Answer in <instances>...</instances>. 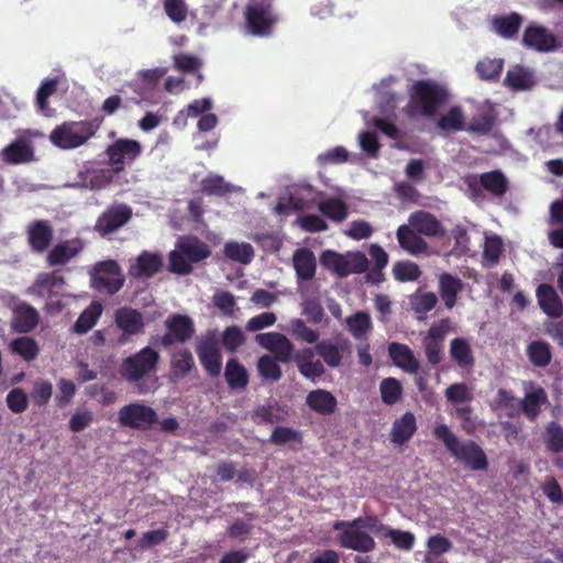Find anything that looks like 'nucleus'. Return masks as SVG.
I'll return each mask as SVG.
<instances>
[{"label": "nucleus", "instance_id": "f257e3e1", "mask_svg": "<svg viewBox=\"0 0 563 563\" xmlns=\"http://www.w3.org/2000/svg\"><path fill=\"white\" fill-rule=\"evenodd\" d=\"M159 354L151 346L123 358L119 374L123 380L135 387L137 394L145 395L156 388Z\"/></svg>", "mask_w": 563, "mask_h": 563}, {"label": "nucleus", "instance_id": "f03ea898", "mask_svg": "<svg viewBox=\"0 0 563 563\" xmlns=\"http://www.w3.org/2000/svg\"><path fill=\"white\" fill-rule=\"evenodd\" d=\"M379 528L383 529L376 516L357 517L351 521L341 520L333 523L340 547L362 553L375 550L376 542L367 531L377 536Z\"/></svg>", "mask_w": 563, "mask_h": 563}, {"label": "nucleus", "instance_id": "7ed1b4c3", "mask_svg": "<svg viewBox=\"0 0 563 563\" xmlns=\"http://www.w3.org/2000/svg\"><path fill=\"white\" fill-rule=\"evenodd\" d=\"M448 98L449 93L443 86L431 79H420L409 89V102L404 110L409 118L421 115L430 119Z\"/></svg>", "mask_w": 563, "mask_h": 563}, {"label": "nucleus", "instance_id": "20e7f679", "mask_svg": "<svg viewBox=\"0 0 563 563\" xmlns=\"http://www.w3.org/2000/svg\"><path fill=\"white\" fill-rule=\"evenodd\" d=\"M434 437L440 440L446 450L456 460L465 463L472 471H486L488 460L484 450L473 440L463 443L446 424H438L433 430Z\"/></svg>", "mask_w": 563, "mask_h": 563}, {"label": "nucleus", "instance_id": "39448f33", "mask_svg": "<svg viewBox=\"0 0 563 563\" xmlns=\"http://www.w3.org/2000/svg\"><path fill=\"white\" fill-rule=\"evenodd\" d=\"M90 287L106 296L118 294L124 286L125 277L115 260L95 263L89 272Z\"/></svg>", "mask_w": 563, "mask_h": 563}, {"label": "nucleus", "instance_id": "423d86ee", "mask_svg": "<svg viewBox=\"0 0 563 563\" xmlns=\"http://www.w3.org/2000/svg\"><path fill=\"white\" fill-rule=\"evenodd\" d=\"M320 264L340 278L365 273L369 265L365 254L360 251L341 254L332 250L321 253Z\"/></svg>", "mask_w": 563, "mask_h": 563}, {"label": "nucleus", "instance_id": "0eeeda50", "mask_svg": "<svg viewBox=\"0 0 563 563\" xmlns=\"http://www.w3.org/2000/svg\"><path fill=\"white\" fill-rule=\"evenodd\" d=\"M96 133V126L91 121H70L56 126L51 133L54 145L70 150L85 144Z\"/></svg>", "mask_w": 563, "mask_h": 563}, {"label": "nucleus", "instance_id": "6e6552de", "mask_svg": "<svg viewBox=\"0 0 563 563\" xmlns=\"http://www.w3.org/2000/svg\"><path fill=\"white\" fill-rule=\"evenodd\" d=\"M118 421L122 427L139 431H147L153 427V424L158 422V416L150 406L141 402H131L120 408L118 412Z\"/></svg>", "mask_w": 563, "mask_h": 563}, {"label": "nucleus", "instance_id": "1a4fd4ad", "mask_svg": "<svg viewBox=\"0 0 563 563\" xmlns=\"http://www.w3.org/2000/svg\"><path fill=\"white\" fill-rule=\"evenodd\" d=\"M247 31L255 36H267L272 33L277 18L273 14L272 5L263 1H252L245 9Z\"/></svg>", "mask_w": 563, "mask_h": 563}, {"label": "nucleus", "instance_id": "9d476101", "mask_svg": "<svg viewBox=\"0 0 563 563\" xmlns=\"http://www.w3.org/2000/svg\"><path fill=\"white\" fill-rule=\"evenodd\" d=\"M166 332L161 338V345L169 347L175 343L184 344L195 334V324L190 317L172 313L165 320Z\"/></svg>", "mask_w": 563, "mask_h": 563}, {"label": "nucleus", "instance_id": "9b49d317", "mask_svg": "<svg viewBox=\"0 0 563 563\" xmlns=\"http://www.w3.org/2000/svg\"><path fill=\"white\" fill-rule=\"evenodd\" d=\"M196 353L210 377H217L222 368V355L214 332H207L197 343Z\"/></svg>", "mask_w": 563, "mask_h": 563}, {"label": "nucleus", "instance_id": "f8f14e48", "mask_svg": "<svg viewBox=\"0 0 563 563\" xmlns=\"http://www.w3.org/2000/svg\"><path fill=\"white\" fill-rule=\"evenodd\" d=\"M141 151V144L137 141L119 139L107 147L106 154L112 170L120 173L124 169L125 164L132 163L140 156Z\"/></svg>", "mask_w": 563, "mask_h": 563}, {"label": "nucleus", "instance_id": "ddd939ff", "mask_svg": "<svg viewBox=\"0 0 563 563\" xmlns=\"http://www.w3.org/2000/svg\"><path fill=\"white\" fill-rule=\"evenodd\" d=\"M131 218L132 209L128 205L110 206L98 217L95 231L101 236L109 235L126 224Z\"/></svg>", "mask_w": 563, "mask_h": 563}, {"label": "nucleus", "instance_id": "4468645a", "mask_svg": "<svg viewBox=\"0 0 563 563\" xmlns=\"http://www.w3.org/2000/svg\"><path fill=\"white\" fill-rule=\"evenodd\" d=\"M314 351L322 358V363L331 368H338L342 365L344 353H351V341L342 335L334 340L324 339L317 342Z\"/></svg>", "mask_w": 563, "mask_h": 563}, {"label": "nucleus", "instance_id": "2eb2a0df", "mask_svg": "<svg viewBox=\"0 0 563 563\" xmlns=\"http://www.w3.org/2000/svg\"><path fill=\"white\" fill-rule=\"evenodd\" d=\"M255 340L280 363L288 364L292 361L295 345L285 334L279 332L260 333Z\"/></svg>", "mask_w": 563, "mask_h": 563}, {"label": "nucleus", "instance_id": "dca6fc26", "mask_svg": "<svg viewBox=\"0 0 563 563\" xmlns=\"http://www.w3.org/2000/svg\"><path fill=\"white\" fill-rule=\"evenodd\" d=\"M114 321L122 331V335L119 339L120 344H125L131 336L144 332L145 323L142 313L131 307H123L117 310Z\"/></svg>", "mask_w": 563, "mask_h": 563}, {"label": "nucleus", "instance_id": "f3484780", "mask_svg": "<svg viewBox=\"0 0 563 563\" xmlns=\"http://www.w3.org/2000/svg\"><path fill=\"white\" fill-rule=\"evenodd\" d=\"M27 243L32 252H45L53 239L54 230L47 220H34L26 228Z\"/></svg>", "mask_w": 563, "mask_h": 563}, {"label": "nucleus", "instance_id": "a211bd4d", "mask_svg": "<svg viewBox=\"0 0 563 563\" xmlns=\"http://www.w3.org/2000/svg\"><path fill=\"white\" fill-rule=\"evenodd\" d=\"M316 351L312 347H303L295 351L292 361L299 373L307 379L316 382L325 374V367L320 360H314Z\"/></svg>", "mask_w": 563, "mask_h": 563}, {"label": "nucleus", "instance_id": "6ab92c4d", "mask_svg": "<svg viewBox=\"0 0 563 563\" xmlns=\"http://www.w3.org/2000/svg\"><path fill=\"white\" fill-rule=\"evenodd\" d=\"M526 394L520 400V408L529 421H536L541 413L543 405L549 402L548 394L543 387L529 382L526 383Z\"/></svg>", "mask_w": 563, "mask_h": 563}, {"label": "nucleus", "instance_id": "aec40b11", "mask_svg": "<svg viewBox=\"0 0 563 563\" xmlns=\"http://www.w3.org/2000/svg\"><path fill=\"white\" fill-rule=\"evenodd\" d=\"M163 268V258L158 253L141 252L134 263L129 266L128 274L132 278H152Z\"/></svg>", "mask_w": 563, "mask_h": 563}, {"label": "nucleus", "instance_id": "412c9836", "mask_svg": "<svg viewBox=\"0 0 563 563\" xmlns=\"http://www.w3.org/2000/svg\"><path fill=\"white\" fill-rule=\"evenodd\" d=\"M522 44L538 52H549L556 47V40L544 26L530 24L523 32Z\"/></svg>", "mask_w": 563, "mask_h": 563}, {"label": "nucleus", "instance_id": "4be33fe9", "mask_svg": "<svg viewBox=\"0 0 563 563\" xmlns=\"http://www.w3.org/2000/svg\"><path fill=\"white\" fill-rule=\"evenodd\" d=\"M1 159L9 165H20L34 161V148L24 137H18L0 152Z\"/></svg>", "mask_w": 563, "mask_h": 563}, {"label": "nucleus", "instance_id": "5701e85b", "mask_svg": "<svg viewBox=\"0 0 563 563\" xmlns=\"http://www.w3.org/2000/svg\"><path fill=\"white\" fill-rule=\"evenodd\" d=\"M84 250V242L76 238L57 243L47 254L49 266L66 265Z\"/></svg>", "mask_w": 563, "mask_h": 563}, {"label": "nucleus", "instance_id": "b1692460", "mask_svg": "<svg viewBox=\"0 0 563 563\" xmlns=\"http://www.w3.org/2000/svg\"><path fill=\"white\" fill-rule=\"evenodd\" d=\"M408 223L420 235L435 238L442 236L445 233L441 222L435 218V216L423 210L412 212L409 216Z\"/></svg>", "mask_w": 563, "mask_h": 563}, {"label": "nucleus", "instance_id": "393cba45", "mask_svg": "<svg viewBox=\"0 0 563 563\" xmlns=\"http://www.w3.org/2000/svg\"><path fill=\"white\" fill-rule=\"evenodd\" d=\"M536 296L540 309L550 318H560L563 314V302L554 287L550 284L538 286Z\"/></svg>", "mask_w": 563, "mask_h": 563}, {"label": "nucleus", "instance_id": "a878e982", "mask_svg": "<svg viewBox=\"0 0 563 563\" xmlns=\"http://www.w3.org/2000/svg\"><path fill=\"white\" fill-rule=\"evenodd\" d=\"M445 321L440 325H432L423 339V347L428 362L438 365L442 358V342L445 335Z\"/></svg>", "mask_w": 563, "mask_h": 563}, {"label": "nucleus", "instance_id": "bb28decb", "mask_svg": "<svg viewBox=\"0 0 563 563\" xmlns=\"http://www.w3.org/2000/svg\"><path fill=\"white\" fill-rule=\"evenodd\" d=\"M396 236L399 246L411 255L423 254L428 250L427 242L409 223L399 225Z\"/></svg>", "mask_w": 563, "mask_h": 563}, {"label": "nucleus", "instance_id": "cd10ccee", "mask_svg": "<svg viewBox=\"0 0 563 563\" xmlns=\"http://www.w3.org/2000/svg\"><path fill=\"white\" fill-rule=\"evenodd\" d=\"M38 321L40 314L37 310L26 302L18 305L13 310L12 327L19 333L33 331L37 327Z\"/></svg>", "mask_w": 563, "mask_h": 563}, {"label": "nucleus", "instance_id": "c85d7f7f", "mask_svg": "<svg viewBox=\"0 0 563 563\" xmlns=\"http://www.w3.org/2000/svg\"><path fill=\"white\" fill-rule=\"evenodd\" d=\"M388 354L394 364L405 372L416 374L419 371L420 363L408 345L393 342L388 346Z\"/></svg>", "mask_w": 563, "mask_h": 563}, {"label": "nucleus", "instance_id": "c756f323", "mask_svg": "<svg viewBox=\"0 0 563 563\" xmlns=\"http://www.w3.org/2000/svg\"><path fill=\"white\" fill-rule=\"evenodd\" d=\"M464 284L461 278L450 273H442L439 276V294L444 306L451 310L457 301V295L463 290Z\"/></svg>", "mask_w": 563, "mask_h": 563}, {"label": "nucleus", "instance_id": "7c9ffc66", "mask_svg": "<svg viewBox=\"0 0 563 563\" xmlns=\"http://www.w3.org/2000/svg\"><path fill=\"white\" fill-rule=\"evenodd\" d=\"M306 404L311 410L322 416L332 415L338 406L336 398L325 389L311 390L307 395Z\"/></svg>", "mask_w": 563, "mask_h": 563}, {"label": "nucleus", "instance_id": "2f4dec72", "mask_svg": "<svg viewBox=\"0 0 563 563\" xmlns=\"http://www.w3.org/2000/svg\"><path fill=\"white\" fill-rule=\"evenodd\" d=\"M417 431V421L412 412L407 411L393 423L390 440L393 443L402 445L408 442Z\"/></svg>", "mask_w": 563, "mask_h": 563}, {"label": "nucleus", "instance_id": "473e14b6", "mask_svg": "<svg viewBox=\"0 0 563 563\" xmlns=\"http://www.w3.org/2000/svg\"><path fill=\"white\" fill-rule=\"evenodd\" d=\"M177 244L191 264L199 263L211 255L209 245L195 235L183 236Z\"/></svg>", "mask_w": 563, "mask_h": 563}, {"label": "nucleus", "instance_id": "72a5a7b5", "mask_svg": "<svg viewBox=\"0 0 563 563\" xmlns=\"http://www.w3.org/2000/svg\"><path fill=\"white\" fill-rule=\"evenodd\" d=\"M292 262L298 280H311L314 277L317 263L312 251L309 249L296 250Z\"/></svg>", "mask_w": 563, "mask_h": 563}, {"label": "nucleus", "instance_id": "f704fd0d", "mask_svg": "<svg viewBox=\"0 0 563 563\" xmlns=\"http://www.w3.org/2000/svg\"><path fill=\"white\" fill-rule=\"evenodd\" d=\"M224 378L233 390H243L247 387L250 375L246 367L235 357L229 358L224 368Z\"/></svg>", "mask_w": 563, "mask_h": 563}, {"label": "nucleus", "instance_id": "c9c22d12", "mask_svg": "<svg viewBox=\"0 0 563 563\" xmlns=\"http://www.w3.org/2000/svg\"><path fill=\"white\" fill-rule=\"evenodd\" d=\"M523 22L522 16L517 12L496 15L492 20L493 30L504 38H512L518 33Z\"/></svg>", "mask_w": 563, "mask_h": 563}, {"label": "nucleus", "instance_id": "e433bc0d", "mask_svg": "<svg viewBox=\"0 0 563 563\" xmlns=\"http://www.w3.org/2000/svg\"><path fill=\"white\" fill-rule=\"evenodd\" d=\"M195 368L194 355L189 349L184 347L172 355L170 377L179 380L186 377Z\"/></svg>", "mask_w": 563, "mask_h": 563}, {"label": "nucleus", "instance_id": "4c0bfd02", "mask_svg": "<svg viewBox=\"0 0 563 563\" xmlns=\"http://www.w3.org/2000/svg\"><path fill=\"white\" fill-rule=\"evenodd\" d=\"M529 362L534 367L544 368L552 361L551 345L543 340H536L528 344L526 350Z\"/></svg>", "mask_w": 563, "mask_h": 563}, {"label": "nucleus", "instance_id": "58836bf2", "mask_svg": "<svg viewBox=\"0 0 563 563\" xmlns=\"http://www.w3.org/2000/svg\"><path fill=\"white\" fill-rule=\"evenodd\" d=\"M450 355L461 368H470L475 364L471 345L463 338H455L451 341Z\"/></svg>", "mask_w": 563, "mask_h": 563}, {"label": "nucleus", "instance_id": "ea45409f", "mask_svg": "<svg viewBox=\"0 0 563 563\" xmlns=\"http://www.w3.org/2000/svg\"><path fill=\"white\" fill-rule=\"evenodd\" d=\"M504 85L512 90L520 91L532 88L534 80L528 69L516 66L507 71Z\"/></svg>", "mask_w": 563, "mask_h": 563}, {"label": "nucleus", "instance_id": "a19ab883", "mask_svg": "<svg viewBox=\"0 0 563 563\" xmlns=\"http://www.w3.org/2000/svg\"><path fill=\"white\" fill-rule=\"evenodd\" d=\"M102 305L98 301L91 302L78 317L73 330L77 334H85L97 323L102 313Z\"/></svg>", "mask_w": 563, "mask_h": 563}, {"label": "nucleus", "instance_id": "79ce46f5", "mask_svg": "<svg viewBox=\"0 0 563 563\" xmlns=\"http://www.w3.org/2000/svg\"><path fill=\"white\" fill-rule=\"evenodd\" d=\"M479 183L486 191L495 197H503L508 190V180L500 170L481 174Z\"/></svg>", "mask_w": 563, "mask_h": 563}, {"label": "nucleus", "instance_id": "37998d69", "mask_svg": "<svg viewBox=\"0 0 563 563\" xmlns=\"http://www.w3.org/2000/svg\"><path fill=\"white\" fill-rule=\"evenodd\" d=\"M319 211L334 222H342L349 216V207L340 198H329L318 205Z\"/></svg>", "mask_w": 563, "mask_h": 563}, {"label": "nucleus", "instance_id": "c03bdc74", "mask_svg": "<svg viewBox=\"0 0 563 563\" xmlns=\"http://www.w3.org/2000/svg\"><path fill=\"white\" fill-rule=\"evenodd\" d=\"M504 69V59L485 57L475 67L478 77L485 81H498Z\"/></svg>", "mask_w": 563, "mask_h": 563}, {"label": "nucleus", "instance_id": "a18cd8bd", "mask_svg": "<svg viewBox=\"0 0 563 563\" xmlns=\"http://www.w3.org/2000/svg\"><path fill=\"white\" fill-rule=\"evenodd\" d=\"M346 325L354 339H366L367 333L372 329L371 317L365 311H357L346 318Z\"/></svg>", "mask_w": 563, "mask_h": 563}, {"label": "nucleus", "instance_id": "49530a36", "mask_svg": "<svg viewBox=\"0 0 563 563\" xmlns=\"http://www.w3.org/2000/svg\"><path fill=\"white\" fill-rule=\"evenodd\" d=\"M223 254L225 257L244 265L250 264L254 258V250L251 244L234 241L225 243Z\"/></svg>", "mask_w": 563, "mask_h": 563}, {"label": "nucleus", "instance_id": "de8ad7c7", "mask_svg": "<svg viewBox=\"0 0 563 563\" xmlns=\"http://www.w3.org/2000/svg\"><path fill=\"white\" fill-rule=\"evenodd\" d=\"M379 531L377 532L378 537L382 538H390L394 545L400 550L409 551L415 545V536L409 531H401L397 529H391L384 523L380 522Z\"/></svg>", "mask_w": 563, "mask_h": 563}, {"label": "nucleus", "instance_id": "09e8293b", "mask_svg": "<svg viewBox=\"0 0 563 563\" xmlns=\"http://www.w3.org/2000/svg\"><path fill=\"white\" fill-rule=\"evenodd\" d=\"M437 125L445 132H457L465 130L464 113L460 106L452 107L444 115H442Z\"/></svg>", "mask_w": 563, "mask_h": 563}, {"label": "nucleus", "instance_id": "8fccbe9b", "mask_svg": "<svg viewBox=\"0 0 563 563\" xmlns=\"http://www.w3.org/2000/svg\"><path fill=\"white\" fill-rule=\"evenodd\" d=\"M382 401L386 405H395L402 397V386L400 382L394 377L384 378L379 384Z\"/></svg>", "mask_w": 563, "mask_h": 563}, {"label": "nucleus", "instance_id": "3c124183", "mask_svg": "<svg viewBox=\"0 0 563 563\" xmlns=\"http://www.w3.org/2000/svg\"><path fill=\"white\" fill-rule=\"evenodd\" d=\"M276 358L272 355H262L257 361V371L263 379L277 382L283 376V371Z\"/></svg>", "mask_w": 563, "mask_h": 563}, {"label": "nucleus", "instance_id": "603ef678", "mask_svg": "<svg viewBox=\"0 0 563 563\" xmlns=\"http://www.w3.org/2000/svg\"><path fill=\"white\" fill-rule=\"evenodd\" d=\"M11 351L30 362L36 358L38 346L34 339L30 336H21L14 339L10 344Z\"/></svg>", "mask_w": 563, "mask_h": 563}, {"label": "nucleus", "instance_id": "864d4df0", "mask_svg": "<svg viewBox=\"0 0 563 563\" xmlns=\"http://www.w3.org/2000/svg\"><path fill=\"white\" fill-rule=\"evenodd\" d=\"M496 122V117L492 112H484L474 115L465 131L468 133H475L478 135H487L492 132Z\"/></svg>", "mask_w": 563, "mask_h": 563}, {"label": "nucleus", "instance_id": "5fc2aeb1", "mask_svg": "<svg viewBox=\"0 0 563 563\" xmlns=\"http://www.w3.org/2000/svg\"><path fill=\"white\" fill-rule=\"evenodd\" d=\"M393 274L398 282H415L421 276V269L413 262L399 261L394 264Z\"/></svg>", "mask_w": 563, "mask_h": 563}, {"label": "nucleus", "instance_id": "6e6d98bb", "mask_svg": "<svg viewBox=\"0 0 563 563\" xmlns=\"http://www.w3.org/2000/svg\"><path fill=\"white\" fill-rule=\"evenodd\" d=\"M544 441L549 451L559 453L563 451V427L551 421L545 427Z\"/></svg>", "mask_w": 563, "mask_h": 563}, {"label": "nucleus", "instance_id": "4d7b16f0", "mask_svg": "<svg viewBox=\"0 0 563 563\" xmlns=\"http://www.w3.org/2000/svg\"><path fill=\"white\" fill-rule=\"evenodd\" d=\"M168 260H169L168 271L170 273L186 276L192 272L191 262L189 260H187L185 254H183L181 249L178 247L177 243H176V249L169 253Z\"/></svg>", "mask_w": 563, "mask_h": 563}, {"label": "nucleus", "instance_id": "13d9d810", "mask_svg": "<svg viewBox=\"0 0 563 563\" xmlns=\"http://www.w3.org/2000/svg\"><path fill=\"white\" fill-rule=\"evenodd\" d=\"M290 330L292 335L309 344H317L320 333L317 330L309 328L303 320L294 319L290 321Z\"/></svg>", "mask_w": 563, "mask_h": 563}, {"label": "nucleus", "instance_id": "bf43d9fd", "mask_svg": "<svg viewBox=\"0 0 563 563\" xmlns=\"http://www.w3.org/2000/svg\"><path fill=\"white\" fill-rule=\"evenodd\" d=\"M438 297L434 292L416 294L411 299L412 309L418 314H426L438 303Z\"/></svg>", "mask_w": 563, "mask_h": 563}, {"label": "nucleus", "instance_id": "052dcab7", "mask_svg": "<svg viewBox=\"0 0 563 563\" xmlns=\"http://www.w3.org/2000/svg\"><path fill=\"white\" fill-rule=\"evenodd\" d=\"M57 79H45L36 91V104L41 112L45 113L48 109V98L57 90Z\"/></svg>", "mask_w": 563, "mask_h": 563}, {"label": "nucleus", "instance_id": "680f3d73", "mask_svg": "<svg viewBox=\"0 0 563 563\" xmlns=\"http://www.w3.org/2000/svg\"><path fill=\"white\" fill-rule=\"evenodd\" d=\"M245 342V336L238 325H231L224 329L222 333V344L229 352H235Z\"/></svg>", "mask_w": 563, "mask_h": 563}, {"label": "nucleus", "instance_id": "e2e57ef3", "mask_svg": "<svg viewBox=\"0 0 563 563\" xmlns=\"http://www.w3.org/2000/svg\"><path fill=\"white\" fill-rule=\"evenodd\" d=\"M63 284L64 277L58 272L42 273L37 275L34 288L42 294L43 290L52 291L54 288H57Z\"/></svg>", "mask_w": 563, "mask_h": 563}, {"label": "nucleus", "instance_id": "0e129e2a", "mask_svg": "<svg viewBox=\"0 0 563 563\" xmlns=\"http://www.w3.org/2000/svg\"><path fill=\"white\" fill-rule=\"evenodd\" d=\"M445 397L450 402H466L473 399V394L465 383H455L445 390Z\"/></svg>", "mask_w": 563, "mask_h": 563}, {"label": "nucleus", "instance_id": "69168bd1", "mask_svg": "<svg viewBox=\"0 0 563 563\" xmlns=\"http://www.w3.org/2000/svg\"><path fill=\"white\" fill-rule=\"evenodd\" d=\"M201 190L206 195L223 196L230 191L229 185L221 176H209L201 181Z\"/></svg>", "mask_w": 563, "mask_h": 563}, {"label": "nucleus", "instance_id": "338daca9", "mask_svg": "<svg viewBox=\"0 0 563 563\" xmlns=\"http://www.w3.org/2000/svg\"><path fill=\"white\" fill-rule=\"evenodd\" d=\"M7 405L14 413H22L27 409L29 398L22 388H13L7 395Z\"/></svg>", "mask_w": 563, "mask_h": 563}, {"label": "nucleus", "instance_id": "774afa93", "mask_svg": "<svg viewBox=\"0 0 563 563\" xmlns=\"http://www.w3.org/2000/svg\"><path fill=\"white\" fill-rule=\"evenodd\" d=\"M164 10L174 23H181L187 18V5L185 0H164Z\"/></svg>", "mask_w": 563, "mask_h": 563}]
</instances>
